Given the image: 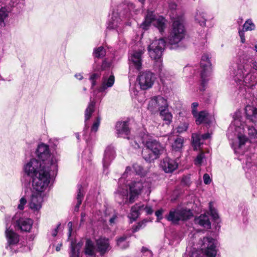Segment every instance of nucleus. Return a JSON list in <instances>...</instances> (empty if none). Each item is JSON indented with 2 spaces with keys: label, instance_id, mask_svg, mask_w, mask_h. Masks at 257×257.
Instances as JSON below:
<instances>
[{
  "label": "nucleus",
  "instance_id": "obj_52",
  "mask_svg": "<svg viewBox=\"0 0 257 257\" xmlns=\"http://www.w3.org/2000/svg\"><path fill=\"white\" fill-rule=\"evenodd\" d=\"M163 210L162 209H160L156 211L155 214L157 216L158 219L162 218V215L163 213Z\"/></svg>",
  "mask_w": 257,
  "mask_h": 257
},
{
  "label": "nucleus",
  "instance_id": "obj_50",
  "mask_svg": "<svg viewBox=\"0 0 257 257\" xmlns=\"http://www.w3.org/2000/svg\"><path fill=\"white\" fill-rule=\"evenodd\" d=\"M198 106V104L197 102H193L192 104L191 107H192V113L193 115H195V114L197 112L196 108Z\"/></svg>",
  "mask_w": 257,
  "mask_h": 257
},
{
  "label": "nucleus",
  "instance_id": "obj_15",
  "mask_svg": "<svg viewBox=\"0 0 257 257\" xmlns=\"http://www.w3.org/2000/svg\"><path fill=\"white\" fill-rule=\"evenodd\" d=\"M144 52V48H141L134 50L130 53L128 58L130 69L140 71L142 68L143 55Z\"/></svg>",
  "mask_w": 257,
  "mask_h": 257
},
{
  "label": "nucleus",
  "instance_id": "obj_49",
  "mask_svg": "<svg viewBox=\"0 0 257 257\" xmlns=\"http://www.w3.org/2000/svg\"><path fill=\"white\" fill-rule=\"evenodd\" d=\"M211 179L208 174L203 175V182L205 184H209L211 182Z\"/></svg>",
  "mask_w": 257,
  "mask_h": 257
},
{
  "label": "nucleus",
  "instance_id": "obj_17",
  "mask_svg": "<svg viewBox=\"0 0 257 257\" xmlns=\"http://www.w3.org/2000/svg\"><path fill=\"white\" fill-rule=\"evenodd\" d=\"M168 104L167 100L161 96L153 97L149 101L148 108L152 113H156L158 111L168 108Z\"/></svg>",
  "mask_w": 257,
  "mask_h": 257
},
{
  "label": "nucleus",
  "instance_id": "obj_3",
  "mask_svg": "<svg viewBox=\"0 0 257 257\" xmlns=\"http://www.w3.org/2000/svg\"><path fill=\"white\" fill-rule=\"evenodd\" d=\"M26 174L32 179V187L35 191L48 192L50 183V172L55 171L48 166H42L36 159H32L24 166Z\"/></svg>",
  "mask_w": 257,
  "mask_h": 257
},
{
  "label": "nucleus",
  "instance_id": "obj_25",
  "mask_svg": "<svg viewBox=\"0 0 257 257\" xmlns=\"http://www.w3.org/2000/svg\"><path fill=\"white\" fill-rule=\"evenodd\" d=\"M96 248L94 243L90 239H87L84 247V257H96Z\"/></svg>",
  "mask_w": 257,
  "mask_h": 257
},
{
  "label": "nucleus",
  "instance_id": "obj_26",
  "mask_svg": "<svg viewBox=\"0 0 257 257\" xmlns=\"http://www.w3.org/2000/svg\"><path fill=\"white\" fill-rule=\"evenodd\" d=\"M115 153L114 150L112 147H108L104 152L103 159L104 167H107L109 163L114 158Z\"/></svg>",
  "mask_w": 257,
  "mask_h": 257
},
{
  "label": "nucleus",
  "instance_id": "obj_42",
  "mask_svg": "<svg viewBox=\"0 0 257 257\" xmlns=\"http://www.w3.org/2000/svg\"><path fill=\"white\" fill-rule=\"evenodd\" d=\"M210 213L212 218L217 222H218L219 217L216 210L213 208L211 206V203L209 204Z\"/></svg>",
  "mask_w": 257,
  "mask_h": 257
},
{
  "label": "nucleus",
  "instance_id": "obj_9",
  "mask_svg": "<svg viewBox=\"0 0 257 257\" xmlns=\"http://www.w3.org/2000/svg\"><path fill=\"white\" fill-rule=\"evenodd\" d=\"M130 14L127 10L120 12L119 13L113 12L111 20L108 22L107 28L110 30L116 29L124 23L125 25L130 26Z\"/></svg>",
  "mask_w": 257,
  "mask_h": 257
},
{
  "label": "nucleus",
  "instance_id": "obj_61",
  "mask_svg": "<svg viewBox=\"0 0 257 257\" xmlns=\"http://www.w3.org/2000/svg\"><path fill=\"white\" fill-rule=\"evenodd\" d=\"M61 246H62V244H58V245L56 246V250L57 251H59V250H60V249H61Z\"/></svg>",
  "mask_w": 257,
  "mask_h": 257
},
{
  "label": "nucleus",
  "instance_id": "obj_12",
  "mask_svg": "<svg viewBox=\"0 0 257 257\" xmlns=\"http://www.w3.org/2000/svg\"><path fill=\"white\" fill-rule=\"evenodd\" d=\"M201 85L204 86L211 74V64L208 54H204L200 61Z\"/></svg>",
  "mask_w": 257,
  "mask_h": 257
},
{
  "label": "nucleus",
  "instance_id": "obj_41",
  "mask_svg": "<svg viewBox=\"0 0 257 257\" xmlns=\"http://www.w3.org/2000/svg\"><path fill=\"white\" fill-rule=\"evenodd\" d=\"M79 249L77 246H75L73 242L71 243V251L70 253V257H79L78 251Z\"/></svg>",
  "mask_w": 257,
  "mask_h": 257
},
{
  "label": "nucleus",
  "instance_id": "obj_38",
  "mask_svg": "<svg viewBox=\"0 0 257 257\" xmlns=\"http://www.w3.org/2000/svg\"><path fill=\"white\" fill-rule=\"evenodd\" d=\"M100 74L98 72H94L91 74L89 80L91 83V88L93 89L94 87L96 85V80L99 78Z\"/></svg>",
  "mask_w": 257,
  "mask_h": 257
},
{
  "label": "nucleus",
  "instance_id": "obj_57",
  "mask_svg": "<svg viewBox=\"0 0 257 257\" xmlns=\"http://www.w3.org/2000/svg\"><path fill=\"white\" fill-rule=\"evenodd\" d=\"M177 8V5L175 3H171L169 4V8L170 10H174Z\"/></svg>",
  "mask_w": 257,
  "mask_h": 257
},
{
  "label": "nucleus",
  "instance_id": "obj_36",
  "mask_svg": "<svg viewBox=\"0 0 257 257\" xmlns=\"http://www.w3.org/2000/svg\"><path fill=\"white\" fill-rule=\"evenodd\" d=\"M78 191H79L78 192L77 197V203L75 208V210L77 211L78 210L79 206L82 203V201L83 196H84V191L83 190L82 186L81 185H80L78 187Z\"/></svg>",
  "mask_w": 257,
  "mask_h": 257
},
{
  "label": "nucleus",
  "instance_id": "obj_34",
  "mask_svg": "<svg viewBox=\"0 0 257 257\" xmlns=\"http://www.w3.org/2000/svg\"><path fill=\"white\" fill-rule=\"evenodd\" d=\"M127 236L126 235H123L117 240V245L121 249H124L127 248L128 245V242L127 241Z\"/></svg>",
  "mask_w": 257,
  "mask_h": 257
},
{
  "label": "nucleus",
  "instance_id": "obj_1",
  "mask_svg": "<svg viewBox=\"0 0 257 257\" xmlns=\"http://www.w3.org/2000/svg\"><path fill=\"white\" fill-rule=\"evenodd\" d=\"M134 172L130 167L126 168L125 172L119 179V186L117 190L115 198L119 204L133 203L142 191L150 187V184L146 182L144 178L136 179L130 183L128 182L132 178Z\"/></svg>",
  "mask_w": 257,
  "mask_h": 257
},
{
  "label": "nucleus",
  "instance_id": "obj_60",
  "mask_svg": "<svg viewBox=\"0 0 257 257\" xmlns=\"http://www.w3.org/2000/svg\"><path fill=\"white\" fill-rule=\"evenodd\" d=\"M58 227H57L56 228H55L52 232V234L53 236H56L57 234V233H58Z\"/></svg>",
  "mask_w": 257,
  "mask_h": 257
},
{
  "label": "nucleus",
  "instance_id": "obj_54",
  "mask_svg": "<svg viewBox=\"0 0 257 257\" xmlns=\"http://www.w3.org/2000/svg\"><path fill=\"white\" fill-rule=\"evenodd\" d=\"M68 227L69 228V237H70L72 231V223L71 222H69L68 223Z\"/></svg>",
  "mask_w": 257,
  "mask_h": 257
},
{
  "label": "nucleus",
  "instance_id": "obj_28",
  "mask_svg": "<svg viewBox=\"0 0 257 257\" xmlns=\"http://www.w3.org/2000/svg\"><path fill=\"white\" fill-rule=\"evenodd\" d=\"M11 13L10 8L8 7H2L0 8V29L6 26V20L9 18Z\"/></svg>",
  "mask_w": 257,
  "mask_h": 257
},
{
  "label": "nucleus",
  "instance_id": "obj_27",
  "mask_svg": "<svg viewBox=\"0 0 257 257\" xmlns=\"http://www.w3.org/2000/svg\"><path fill=\"white\" fill-rule=\"evenodd\" d=\"M246 117L252 122H257V108L252 105H247L245 108Z\"/></svg>",
  "mask_w": 257,
  "mask_h": 257
},
{
  "label": "nucleus",
  "instance_id": "obj_51",
  "mask_svg": "<svg viewBox=\"0 0 257 257\" xmlns=\"http://www.w3.org/2000/svg\"><path fill=\"white\" fill-rule=\"evenodd\" d=\"M239 35L241 39V42L244 43L245 41L243 31H239Z\"/></svg>",
  "mask_w": 257,
  "mask_h": 257
},
{
  "label": "nucleus",
  "instance_id": "obj_29",
  "mask_svg": "<svg viewBox=\"0 0 257 257\" xmlns=\"http://www.w3.org/2000/svg\"><path fill=\"white\" fill-rule=\"evenodd\" d=\"M195 223L203 227L206 229H209L211 227V223L208 217L206 214L201 215L198 217L195 218Z\"/></svg>",
  "mask_w": 257,
  "mask_h": 257
},
{
  "label": "nucleus",
  "instance_id": "obj_6",
  "mask_svg": "<svg viewBox=\"0 0 257 257\" xmlns=\"http://www.w3.org/2000/svg\"><path fill=\"white\" fill-rule=\"evenodd\" d=\"M38 160L36 159L42 166H48L54 170L57 168V159L54 155L50 154L48 145L44 144H40L37 150Z\"/></svg>",
  "mask_w": 257,
  "mask_h": 257
},
{
  "label": "nucleus",
  "instance_id": "obj_20",
  "mask_svg": "<svg viewBox=\"0 0 257 257\" xmlns=\"http://www.w3.org/2000/svg\"><path fill=\"white\" fill-rule=\"evenodd\" d=\"M11 220V217L7 216L6 217V235L8 240V245L7 248L11 249L12 247L16 245L19 241V235L15 233L12 229L8 228V222Z\"/></svg>",
  "mask_w": 257,
  "mask_h": 257
},
{
  "label": "nucleus",
  "instance_id": "obj_39",
  "mask_svg": "<svg viewBox=\"0 0 257 257\" xmlns=\"http://www.w3.org/2000/svg\"><path fill=\"white\" fill-rule=\"evenodd\" d=\"M255 29V25L252 23V22L250 20H247L244 24L243 25V30L247 31H251Z\"/></svg>",
  "mask_w": 257,
  "mask_h": 257
},
{
  "label": "nucleus",
  "instance_id": "obj_48",
  "mask_svg": "<svg viewBox=\"0 0 257 257\" xmlns=\"http://www.w3.org/2000/svg\"><path fill=\"white\" fill-rule=\"evenodd\" d=\"M142 251L143 253V256L144 257H152V252L151 250H148L146 248L143 247Z\"/></svg>",
  "mask_w": 257,
  "mask_h": 257
},
{
  "label": "nucleus",
  "instance_id": "obj_13",
  "mask_svg": "<svg viewBox=\"0 0 257 257\" xmlns=\"http://www.w3.org/2000/svg\"><path fill=\"white\" fill-rule=\"evenodd\" d=\"M47 193L39 192L33 190V193L29 201V208L34 212H38L42 207L45 197Z\"/></svg>",
  "mask_w": 257,
  "mask_h": 257
},
{
  "label": "nucleus",
  "instance_id": "obj_37",
  "mask_svg": "<svg viewBox=\"0 0 257 257\" xmlns=\"http://www.w3.org/2000/svg\"><path fill=\"white\" fill-rule=\"evenodd\" d=\"M192 139V144L194 147V149L197 150V148H198L202 143H201V140H202L201 137L198 134H193Z\"/></svg>",
  "mask_w": 257,
  "mask_h": 257
},
{
  "label": "nucleus",
  "instance_id": "obj_58",
  "mask_svg": "<svg viewBox=\"0 0 257 257\" xmlns=\"http://www.w3.org/2000/svg\"><path fill=\"white\" fill-rule=\"evenodd\" d=\"M19 1V0H11L10 4L12 6L14 7L18 4Z\"/></svg>",
  "mask_w": 257,
  "mask_h": 257
},
{
  "label": "nucleus",
  "instance_id": "obj_45",
  "mask_svg": "<svg viewBox=\"0 0 257 257\" xmlns=\"http://www.w3.org/2000/svg\"><path fill=\"white\" fill-rule=\"evenodd\" d=\"M204 159V154L201 153L194 160V163L196 165H201L203 162V160Z\"/></svg>",
  "mask_w": 257,
  "mask_h": 257
},
{
  "label": "nucleus",
  "instance_id": "obj_30",
  "mask_svg": "<svg viewBox=\"0 0 257 257\" xmlns=\"http://www.w3.org/2000/svg\"><path fill=\"white\" fill-rule=\"evenodd\" d=\"M194 117L196 118V122L197 124L201 123H208V114L205 111H200L198 113L197 112L195 115H193Z\"/></svg>",
  "mask_w": 257,
  "mask_h": 257
},
{
  "label": "nucleus",
  "instance_id": "obj_16",
  "mask_svg": "<svg viewBox=\"0 0 257 257\" xmlns=\"http://www.w3.org/2000/svg\"><path fill=\"white\" fill-rule=\"evenodd\" d=\"M201 250L207 257H215V240L210 237H204L200 241Z\"/></svg>",
  "mask_w": 257,
  "mask_h": 257
},
{
  "label": "nucleus",
  "instance_id": "obj_62",
  "mask_svg": "<svg viewBox=\"0 0 257 257\" xmlns=\"http://www.w3.org/2000/svg\"><path fill=\"white\" fill-rule=\"evenodd\" d=\"M31 249V246H28V247H27V248L26 249H24V251H29V250H30Z\"/></svg>",
  "mask_w": 257,
  "mask_h": 257
},
{
  "label": "nucleus",
  "instance_id": "obj_4",
  "mask_svg": "<svg viewBox=\"0 0 257 257\" xmlns=\"http://www.w3.org/2000/svg\"><path fill=\"white\" fill-rule=\"evenodd\" d=\"M241 119L240 113L236 112L234 115L233 120L228 127L227 135L230 139H232L234 136H237L238 144L234 147V152L242 155L247 150L246 145L250 144L246 134L253 138L257 134V130L253 126H246Z\"/></svg>",
  "mask_w": 257,
  "mask_h": 257
},
{
  "label": "nucleus",
  "instance_id": "obj_40",
  "mask_svg": "<svg viewBox=\"0 0 257 257\" xmlns=\"http://www.w3.org/2000/svg\"><path fill=\"white\" fill-rule=\"evenodd\" d=\"M105 50L102 47H99L98 48L95 49L93 52L94 56L97 58L103 57L105 55Z\"/></svg>",
  "mask_w": 257,
  "mask_h": 257
},
{
  "label": "nucleus",
  "instance_id": "obj_11",
  "mask_svg": "<svg viewBox=\"0 0 257 257\" xmlns=\"http://www.w3.org/2000/svg\"><path fill=\"white\" fill-rule=\"evenodd\" d=\"M192 216L190 210L178 207L171 209L166 218L172 223L177 224L179 221L188 219Z\"/></svg>",
  "mask_w": 257,
  "mask_h": 257
},
{
  "label": "nucleus",
  "instance_id": "obj_46",
  "mask_svg": "<svg viewBox=\"0 0 257 257\" xmlns=\"http://www.w3.org/2000/svg\"><path fill=\"white\" fill-rule=\"evenodd\" d=\"M27 203V199L25 197H22L19 200V203L18 205V208L21 210H23Z\"/></svg>",
  "mask_w": 257,
  "mask_h": 257
},
{
  "label": "nucleus",
  "instance_id": "obj_47",
  "mask_svg": "<svg viewBox=\"0 0 257 257\" xmlns=\"http://www.w3.org/2000/svg\"><path fill=\"white\" fill-rule=\"evenodd\" d=\"M100 119L98 117L96 120L94 122V123L92 126V128H91L92 132H96L98 130V127L100 124Z\"/></svg>",
  "mask_w": 257,
  "mask_h": 257
},
{
  "label": "nucleus",
  "instance_id": "obj_23",
  "mask_svg": "<svg viewBox=\"0 0 257 257\" xmlns=\"http://www.w3.org/2000/svg\"><path fill=\"white\" fill-rule=\"evenodd\" d=\"M161 166L166 173H171L177 168L178 164L174 160L166 157L161 162Z\"/></svg>",
  "mask_w": 257,
  "mask_h": 257
},
{
  "label": "nucleus",
  "instance_id": "obj_22",
  "mask_svg": "<svg viewBox=\"0 0 257 257\" xmlns=\"http://www.w3.org/2000/svg\"><path fill=\"white\" fill-rule=\"evenodd\" d=\"M116 133L118 137L129 139L128 137L130 133L128 123L127 121H118L115 125Z\"/></svg>",
  "mask_w": 257,
  "mask_h": 257
},
{
  "label": "nucleus",
  "instance_id": "obj_19",
  "mask_svg": "<svg viewBox=\"0 0 257 257\" xmlns=\"http://www.w3.org/2000/svg\"><path fill=\"white\" fill-rule=\"evenodd\" d=\"M114 81V76L111 72H108L103 74L100 86L98 89L93 90L94 95H97V93L98 92H105L108 88L113 86ZM96 97H97V96H96Z\"/></svg>",
  "mask_w": 257,
  "mask_h": 257
},
{
  "label": "nucleus",
  "instance_id": "obj_21",
  "mask_svg": "<svg viewBox=\"0 0 257 257\" xmlns=\"http://www.w3.org/2000/svg\"><path fill=\"white\" fill-rule=\"evenodd\" d=\"M144 210L147 214H151L153 212V210L151 206L147 205L145 207L142 203L136 204L131 209V212L128 216L130 219L133 221L135 220L139 216L141 212Z\"/></svg>",
  "mask_w": 257,
  "mask_h": 257
},
{
  "label": "nucleus",
  "instance_id": "obj_5",
  "mask_svg": "<svg viewBox=\"0 0 257 257\" xmlns=\"http://www.w3.org/2000/svg\"><path fill=\"white\" fill-rule=\"evenodd\" d=\"M145 145L146 149L142 151L143 158L147 161H151L157 159L163 152L164 147L159 142L152 139V136L146 131L141 133L139 136L135 138L131 145L135 149L140 148V144Z\"/></svg>",
  "mask_w": 257,
  "mask_h": 257
},
{
  "label": "nucleus",
  "instance_id": "obj_64",
  "mask_svg": "<svg viewBox=\"0 0 257 257\" xmlns=\"http://www.w3.org/2000/svg\"><path fill=\"white\" fill-rule=\"evenodd\" d=\"M140 227V226L139 225L138 226H137L136 227V228L135 229H134V231H137L138 230V229H139Z\"/></svg>",
  "mask_w": 257,
  "mask_h": 257
},
{
  "label": "nucleus",
  "instance_id": "obj_32",
  "mask_svg": "<svg viewBox=\"0 0 257 257\" xmlns=\"http://www.w3.org/2000/svg\"><path fill=\"white\" fill-rule=\"evenodd\" d=\"M90 102L88 104V107L86 109L85 113V121L89 119V118L91 116L92 113L94 111V106L95 102L94 101H92L91 99H90Z\"/></svg>",
  "mask_w": 257,
  "mask_h": 257
},
{
  "label": "nucleus",
  "instance_id": "obj_55",
  "mask_svg": "<svg viewBox=\"0 0 257 257\" xmlns=\"http://www.w3.org/2000/svg\"><path fill=\"white\" fill-rule=\"evenodd\" d=\"M190 257H200V254L198 253V251L195 250L192 252Z\"/></svg>",
  "mask_w": 257,
  "mask_h": 257
},
{
  "label": "nucleus",
  "instance_id": "obj_14",
  "mask_svg": "<svg viewBox=\"0 0 257 257\" xmlns=\"http://www.w3.org/2000/svg\"><path fill=\"white\" fill-rule=\"evenodd\" d=\"M137 80L142 90H147L152 87L155 80V77L151 72L145 71L139 73Z\"/></svg>",
  "mask_w": 257,
  "mask_h": 257
},
{
  "label": "nucleus",
  "instance_id": "obj_63",
  "mask_svg": "<svg viewBox=\"0 0 257 257\" xmlns=\"http://www.w3.org/2000/svg\"><path fill=\"white\" fill-rule=\"evenodd\" d=\"M85 216V213H82L81 214V221H83V218Z\"/></svg>",
  "mask_w": 257,
  "mask_h": 257
},
{
  "label": "nucleus",
  "instance_id": "obj_18",
  "mask_svg": "<svg viewBox=\"0 0 257 257\" xmlns=\"http://www.w3.org/2000/svg\"><path fill=\"white\" fill-rule=\"evenodd\" d=\"M19 214H17L13 218L15 227L22 231L29 232L33 224V220L29 218H19Z\"/></svg>",
  "mask_w": 257,
  "mask_h": 257
},
{
  "label": "nucleus",
  "instance_id": "obj_2",
  "mask_svg": "<svg viewBox=\"0 0 257 257\" xmlns=\"http://www.w3.org/2000/svg\"><path fill=\"white\" fill-rule=\"evenodd\" d=\"M233 75L240 93L244 95L247 89H253L257 83V62L243 55L236 63Z\"/></svg>",
  "mask_w": 257,
  "mask_h": 257
},
{
  "label": "nucleus",
  "instance_id": "obj_33",
  "mask_svg": "<svg viewBox=\"0 0 257 257\" xmlns=\"http://www.w3.org/2000/svg\"><path fill=\"white\" fill-rule=\"evenodd\" d=\"M183 143V139L181 137H178L172 144V148L175 151H179L182 148Z\"/></svg>",
  "mask_w": 257,
  "mask_h": 257
},
{
  "label": "nucleus",
  "instance_id": "obj_44",
  "mask_svg": "<svg viewBox=\"0 0 257 257\" xmlns=\"http://www.w3.org/2000/svg\"><path fill=\"white\" fill-rule=\"evenodd\" d=\"M133 169L136 172V174L140 175H144L145 174V172L143 170V168L138 164H135L133 166Z\"/></svg>",
  "mask_w": 257,
  "mask_h": 257
},
{
  "label": "nucleus",
  "instance_id": "obj_59",
  "mask_svg": "<svg viewBox=\"0 0 257 257\" xmlns=\"http://www.w3.org/2000/svg\"><path fill=\"white\" fill-rule=\"evenodd\" d=\"M75 77L78 80H81L83 79V76L81 73L76 74Z\"/></svg>",
  "mask_w": 257,
  "mask_h": 257
},
{
  "label": "nucleus",
  "instance_id": "obj_7",
  "mask_svg": "<svg viewBox=\"0 0 257 257\" xmlns=\"http://www.w3.org/2000/svg\"><path fill=\"white\" fill-rule=\"evenodd\" d=\"M182 16L174 18L172 32L168 38V43L173 46L178 44L184 36V28Z\"/></svg>",
  "mask_w": 257,
  "mask_h": 257
},
{
  "label": "nucleus",
  "instance_id": "obj_8",
  "mask_svg": "<svg viewBox=\"0 0 257 257\" xmlns=\"http://www.w3.org/2000/svg\"><path fill=\"white\" fill-rule=\"evenodd\" d=\"M151 24L156 27L161 33L164 32L167 27V21L163 17H156L153 12L148 11L142 27L144 29H147Z\"/></svg>",
  "mask_w": 257,
  "mask_h": 257
},
{
  "label": "nucleus",
  "instance_id": "obj_35",
  "mask_svg": "<svg viewBox=\"0 0 257 257\" xmlns=\"http://www.w3.org/2000/svg\"><path fill=\"white\" fill-rule=\"evenodd\" d=\"M195 19L200 26H204L205 25L206 18L204 13L200 11L197 12L195 16Z\"/></svg>",
  "mask_w": 257,
  "mask_h": 257
},
{
  "label": "nucleus",
  "instance_id": "obj_43",
  "mask_svg": "<svg viewBox=\"0 0 257 257\" xmlns=\"http://www.w3.org/2000/svg\"><path fill=\"white\" fill-rule=\"evenodd\" d=\"M188 127V124L187 122H183L177 127V132L178 133H182L185 132Z\"/></svg>",
  "mask_w": 257,
  "mask_h": 257
},
{
  "label": "nucleus",
  "instance_id": "obj_56",
  "mask_svg": "<svg viewBox=\"0 0 257 257\" xmlns=\"http://www.w3.org/2000/svg\"><path fill=\"white\" fill-rule=\"evenodd\" d=\"M202 140H206L210 137V134L209 133L205 134L202 136H201Z\"/></svg>",
  "mask_w": 257,
  "mask_h": 257
},
{
  "label": "nucleus",
  "instance_id": "obj_24",
  "mask_svg": "<svg viewBox=\"0 0 257 257\" xmlns=\"http://www.w3.org/2000/svg\"><path fill=\"white\" fill-rule=\"evenodd\" d=\"M98 251L101 255L110 249L109 242L108 239L101 237L96 240Z\"/></svg>",
  "mask_w": 257,
  "mask_h": 257
},
{
  "label": "nucleus",
  "instance_id": "obj_10",
  "mask_svg": "<svg viewBox=\"0 0 257 257\" xmlns=\"http://www.w3.org/2000/svg\"><path fill=\"white\" fill-rule=\"evenodd\" d=\"M166 42L163 38L154 40L148 47V52L150 57L156 62L162 64V54L164 49Z\"/></svg>",
  "mask_w": 257,
  "mask_h": 257
},
{
  "label": "nucleus",
  "instance_id": "obj_53",
  "mask_svg": "<svg viewBox=\"0 0 257 257\" xmlns=\"http://www.w3.org/2000/svg\"><path fill=\"white\" fill-rule=\"evenodd\" d=\"M117 218V215L116 214H114L111 218L109 219V222L111 224L115 223L116 220Z\"/></svg>",
  "mask_w": 257,
  "mask_h": 257
},
{
  "label": "nucleus",
  "instance_id": "obj_31",
  "mask_svg": "<svg viewBox=\"0 0 257 257\" xmlns=\"http://www.w3.org/2000/svg\"><path fill=\"white\" fill-rule=\"evenodd\" d=\"M160 114L162 119L165 121L167 124H170L172 119V115L168 111V108H165L160 111Z\"/></svg>",
  "mask_w": 257,
  "mask_h": 257
}]
</instances>
